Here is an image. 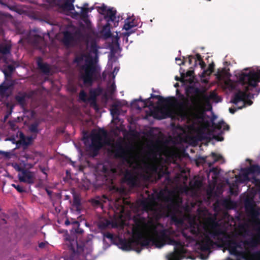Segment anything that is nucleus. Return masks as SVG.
<instances>
[{
  "mask_svg": "<svg viewBox=\"0 0 260 260\" xmlns=\"http://www.w3.org/2000/svg\"><path fill=\"white\" fill-rule=\"evenodd\" d=\"M220 101L215 92L209 94L198 92L191 98V104L182 95V101H178L175 97L164 99L160 95L151 94L150 98L143 100L141 97L132 102L133 108L140 110L148 107L153 109L151 115L155 118L161 119L167 117L186 121L190 129L203 138L213 137L218 141L223 138L219 136L229 128L223 120L215 122L216 116L212 118L207 117L205 111L211 109V102Z\"/></svg>",
  "mask_w": 260,
  "mask_h": 260,
  "instance_id": "nucleus-1",
  "label": "nucleus"
},
{
  "mask_svg": "<svg viewBox=\"0 0 260 260\" xmlns=\"http://www.w3.org/2000/svg\"><path fill=\"white\" fill-rule=\"evenodd\" d=\"M75 0H43L42 5L46 9L54 8L72 18L83 21L86 25L85 29L79 28L72 24L60 25L58 22L51 23L56 25L59 31L63 34V42L68 46L79 45L80 51L77 53L74 62L79 73V80L85 85H90L100 74L99 64V49L96 39L90 29L88 13L93 8H88V4L83 6L73 4Z\"/></svg>",
  "mask_w": 260,
  "mask_h": 260,
  "instance_id": "nucleus-2",
  "label": "nucleus"
},
{
  "mask_svg": "<svg viewBox=\"0 0 260 260\" xmlns=\"http://www.w3.org/2000/svg\"><path fill=\"white\" fill-rule=\"evenodd\" d=\"M84 143L88 150L96 153L102 148H107L110 153L119 158L124 167L120 166L117 168H111L112 177L121 176L122 181L130 187H135L139 185L138 176L129 169L140 168L141 162L139 156L134 152L125 149L120 143L115 142L107 137L104 131L93 130L89 135H85Z\"/></svg>",
  "mask_w": 260,
  "mask_h": 260,
  "instance_id": "nucleus-3",
  "label": "nucleus"
},
{
  "mask_svg": "<svg viewBox=\"0 0 260 260\" xmlns=\"http://www.w3.org/2000/svg\"><path fill=\"white\" fill-rule=\"evenodd\" d=\"M235 79L230 78L224 80L223 88L228 93L232 94L231 102L235 107L230 108L229 111L234 114L237 109L250 106L252 104L248 98H253L260 92V67L246 68L235 72Z\"/></svg>",
  "mask_w": 260,
  "mask_h": 260,
  "instance_id": "nucleus-4",
  "label": "nucleus"
},
{
  "mask_svg": "<svg viewBox=\"0 0 260 260\" xmlns=\"http://www.w3.org/2000/svg\"><path fill=\"white\" fill-rule=\"evenodd\" d=\"M250 166L241 167L239 174H236V170H233L232 173L234 174L235 178L232 180H228L227 184L229 185L230 192L232 195H237L239 192L238 184L239 183H246L251 181L255 183V189L253 190L251 194L247 197L244 201L245 208L246 211L253 217L256 218L260 215V207L256 206L254 201V196L258 193L260 198V180L254 177L255 174H260V167L258 165H251V160L247 159Z\"/></svg>",
  "mask_w": 260,
  "mask_h": 260,
  "instance_id": "nucleus-5",
  "label": "nucleus"
},
{
  "mask_svg": "<svg viewBox=\"0 0 260 260\" xmlns=\"http://www.w3.org/2000/svg\"><path fill=\"white\" fill-rule=\"evenodd\" d=\"M116 90V85L114 81H110L107 84L106 91H104L101 87H98L94 89H91L90 91V95H88L83 90H81L79 93V98L82 101L89 103L91 106L95 110L98 109V106L96 102V97L100 95H103L106 99L111 96Z\"/></svg>",
  "mask_w": 260,
  "mask_h": 260,
  "instance_id": "nucleus-6",
  "label": "nucleus"
},
{
  "mask_svg": "<svg viewBox=\"0 0 260 260\" xmlns=\"http://www.w3.org/2000/svg\"><path fill=\"white\" fill-rule=\"evenodd\" d=\"M76 235H66L64 237V245L74 253H82L86 258L90 256L92 251V241L90 236L85 241H77Z\"/></svg>",
  "mask_w": 260,
  "mask_h": 260,
  "instance_id": "nucleus-7",
  "label": "nucleus"
},
{
  "mask_svg": "<svg viewBox=\"0 0 260 260\" xmlns=\"http://www.w3.org/2000/svg\"><path fill=\"white\" fill-rule=\"evenodd\" d=\"M132 32V31H130L126 33H120V35L119 36V33L116 31L115 32V35H113L112 37L111 50V53L109 56L108 68V69L112 68L113 67V63L115 64L114 70L112 73V76L113 79L115 78V77L117 73H118V72L119 71V67L117 64V59L115 57V54L117 53H119L120 50L118 40L119 38L121 37V36H123L124 37H127Z\"/></svg>",
  "mask_w": 260,
  "mask_h": 260,
  "instance_id": "nucleus-8",
  "label": "nucleus"
},
{
  "mask_svg": "<svg viewBox=\"0 0 260 260\" xmlns=\"http://www.w3.org/2000/svg\"><path fill=\"white\" fill-rule=\"evenodd\" d=\"M96 8L99 13L104 16V18L107 21V23L104 26L103 31H106L107 36H110V27L112 26V23H113L114 26L118 25V20H116L115 16L116 11L113 8H109L104 5L97 7Z\"/></svg>",
  "mask_w": 260,
  "mask_h": 260,
  "instance_id": "nucleus-9",
  "label": "nucleus"
},
{
  "mask_svg": "<svg viewBox=\"0 0 260 260\" xmlns=\"http://www.w3.org/2000/svg\"><path fill=\"white\" fill-rule=\"evenodd\" d=\"M214 176L213 177V180L209 182V184L207 190L208 199L210 200L214 197H219L222 192V186L220 184H218L217 178L219 174L216 168H213L211 170Z\"/></svg>",
  "mask_w": 260,
  "mask_h": 260,
  "instance_id": "nucleus-10",
  "label": "nucleus"
},
{
  "mask_svg": "<svg viewBox=\"0 0 260 260\" xmlns=\"http://www.w3.org/2000/svg\"><path fill=\"white\" fill-rule=\"evenodd\" d=\"M192 60H194L195 67H197V66H199L202 72L201 73V77L205 78L203 79L204 81H206L207 79L206 78V76H209L213 71V69L214 67V64L213 63L209 64L208 69H206V64L202 60L201 58V56L199 54H197L194 56H189V64L191 63Z\"/></svg>",
  "mask_w": 260,
  "mask_h": 260,
  "instance_id": "nucleus-11",
  "label": "nucleus"
},
{
  "mask_svg": "<svg viewBox=\"0 0 260 260\" xmlns=\"http://www.w3.org/2000/svg\"><path fill=\"white\" fill-rule=\"evenodd\" d=\"M126 104V102L123 101L122 102L120 101L116 102L114 104L110 109V112L113 117L112 122L115 126L116 128H118L120 126L121 122L118 117V115H120L122 112V110L120 109L119 107L121 105H124Z\"/></svg>",
  "mask_w": 260,
  "mask_h": 260,
  "instance_id": "nucleus-12",
  "label": "nucleus"
},
{
  "mask_svg": "<svg viewBox=\"0 0 260 260\" xmlns=\"http://www.w3.org/2000/svg\"><path fill=\"white\" fill-rule=\"evenodd\" d=\"M28 43L32 45L34 47L39 48L44 45V40L39 30L34 29L30 30L27 38Z\"/></svg>",
  "mask_w": 260,
  "mask_h": 260,
  "instance_id": "nucleus-13",
  "label": "nucleus"
},
{
  "mask_svg": "<svg viewBox=\"0 0 260 260\" xmlns=\"http://www.w3.org/2000/svg\"><path fill=\"white\" fill-rule=\"evenodd\" d=\"M14 85L13 81L11 80H6L0 85V96L1 98H5L9 96L13 89Z\"/></svg>",
  "mask_w": 260,
  "mask_h": 260,
  "instance_id": "nucleus-14",
  "label": "nucleus"
},
{
  "mask_svg": "<svg viewBox=\"0 0 260 260\" xmlns=\"http://www.w3.org/2000/svg\"><path fill=\"white\" fill-rule=\"evenodd\" d=\"M18 178L20 181L28 184H32L35 182L36 175L35 173L25 170L19 173Z\"/></svg>",
  "mask_w": 260,
  "mask_h": 260,
  "instance_id": "nucleus-15",
  "label": "nucleus"
},
{
  "mask_svg": "<svg viewBox=\"0 0 260 260\" xmlns=\"http://www.w3.org/2000/svg\"><path fill=\"white\" fill-rule=\"evenodd\" d=\"M204 160L205 162L208 164L210 167L216 162H219L221 164L224 162L223 158L221 155L214 152L212 153L210 156L205 157Z\"/></svg>",
  "mask_w": 260,
  "mask_h": 260,
  "instance_id": "nucleus-16",
  "label": "nucleus"
},
{
  "mask_svg": "<svg viewBox=\"0 0 260 260\" xmlns=\"http://www.w3.org/2000/svg\"><path fill=\"white\" fill-rule=\"evenodd\" d=\"M37 64L41 71L46 75L51 74L53 72L51 67L48 64L44 63L41 58L37 59Z\"/></svg>",
  "mask_w": 260,
  "mask_h": 260,
  "instance_id": "nucleus-17",
  "label": "nucleus"
},
{
  "mask_svg": "<svg viewBox=\"0 0 260 260\" xmlns=\"http://www.w3.org/2000/svg\"><path fill=\"white\" fill-rule=\"evenodd\" d=\"M137 20L135 19L133 16L129 17L125 20L123 29L126 31H129L133 27L137 26Z\"/></svg>",
  "mask_w": 260,
  "mask_h": 260,
  "instance_id": "nucleus-18",
  "label": "nucleus"
},
{
  "mask_svg": "<svg viewBox=\"0 0 260 260\" xmlns=\"http://www.w3.org/2000/svg\"><path fill=\"white\" fill-rule=\"evenodd\" d=\"M12 21V17L7 13H0V35L3 34V25Z\"/></svg>",
  "mask_w": 260,
  "mask_h": 260,
  "instance_id": "nucleus-19",
  "label": "nucleus"
},
{
  "mask_svg": "<svg viewBox=\"0 0 260 260\" xmlns=\"http://www.w3.org/2000/svg\"><path fill=\"white\" fill-rule=\"evenodd\" d=\"M107 201H110L108 198L103 196L102 197H98L92 200V204L95 206H101L103 203H106Z\"/></svg>",
  "mask_w": 260,
  "mask_h": 260,
  "instance_id": "nucleus-20",
  "label": "nucleus"
},
{
  "mask_svg": "<svg viewBox=\"0 0 260 260\" xmlns=\"http://www.w3.org/2000/svg\"><path fill=\"white\" fill-rule=\"evenodd\" d=\"M20 142L25 145H29L31 141V138H26L25 136L21 133H19Z\"/></svg>",
  "mask_w": 260,
  "mask_h": 260,
  "instance_id": "nucleus-21",
  "label": "nucleus"
},
{
  "mask_svg": "<svg viewBox=\"0 0 260 260\" xmlns=\"http://www.w3.org/2000/svg\"><path fill=\"white\" fill-rule=\"evenodd\" d=\"M222 205L227 209L233 208V203L229 198L224 199L222 201Z\"/></svg>",
  "mask_w": 260,
  "mask_h": 260,
  "instance_id": "nucleus-22",
  "label": "nucleus"
},
{
  "mask_svg": "<svg viewBox=\"0 0 260 260\" xmlns=\"http://www.w3.org/2000/svg\"><path fill=\"white\" fill-rule=\"evenodd\" d=\"M150 168V170L152 173L158 174L159 177H160V174L158 173V166L154 162L149 163L147 164Z\"/></svg>",
  "mask_w": 260,
  "mask_h": 260,
  "instance_id": "nucleus-23",
  "label": "nucleus"
},
{
  "mask_svg": "<svg viewBox=\"0 0 260 260\" xmlns=\"http://www.w3.org/2000/svg\"><path fill=\"white\" fill-rule=\"evenodd\" d=\"M16 101L21 106H23L25 104V96L22 94H19L16 96L15 98Z\"/></svg>",
  "mask_w": 260,
  "mask_h": 260,
  "instance_id": "nucleus-24",
  "label": "nucleus"
},
{
  "mask_svg": "<svg viewBox=\"0 0 260 260\" xmlns=\"http://www.w3.org/2000/svg\"><path fill=\"white\" fill-rule=\"evenodd\" d=\"M73 224L74 225L75 227H77V228L75 230V232L76 234H81L83 232V230L79 228V223L77 221H74Z\"/></svg>",
  "mask_w": 260,
  "mask_h": 260,
  "instance_id": "nucleus-25",
  "label": "nucleus"
},
{
  "mask_svg": "<svg viewBox=\"0 0 260 260\" xmlns=\"http://www.w3.org/2000/svg\"><path fill=\"white\" fill-rule=\"evenodd\" d=\"M12 186H13L15 188H16L17 190V191H19V192H22L24 191L23 187L19 185L12 184Z\"/></svg>",
  "mask_w": 260,
  "mask_h": 260,
  "instance_id": "nucleus-26",
  "label": "nucleus"
},
{
  "mask_svg": "<svg viewBox=\"0 0 260 260\" xmlns=\"http://www.w3.org/2000/svg\"><path fill=\"white\" fill-rule=\"evenodd\" d=\"M13 166L14 168L17 171H19V173L21 172L22 170H25L24 169H22L20 165L17 164H13Z\"/></svg>",
  "mask_w": 260,
  "mask_h": 260,
  "instance_id": "nucleus-27",
  "label": "nucleus"
},
{
  "mask_svg": "<svg viewBox=\"0 0 260 260\" xmlns=\"http://www.w3.org/2000/svg\"><path fill=\"white\" fill-rule=\"evenodd\" d=\"M104 237L110 240H112L113 238V234L108 232L104 234Z\"/></svg>",
  "mask_w": 260,
  "mask_h": 260,
  "instance_id": "nucleus-28",
  "label": "nucleus"
},
{
  "mask_svg": "<svg viewBox=\"0 0 260 260\" xmlns=\"http://www.w3.org/2000/svg\"><path fill=\"white\" fill-rule=\"evenodd\" d=\"M49 244L47 242L45 241L41 242L39 244V247L43 248L46 247V245H48Z\"/></svg>",
  "mask_w": 260,
  "mask_h": 260,
  "instance_id": "nucleus-29",
  "label": "nucleus"
},
{
  "mask_svg": "<svg viewBox=\"0 0 260 260\" xmlns=\"http://www.w3.org/2000/svg\"><path fill=\"white\" fill-rule=\"evenodd\" d=\"M193 71L192 70H190L186 73V75L187 77H189L190 79L193 76Z\"/></svg>",
  "mask_w": 260,
  "mask_h": 260,
  "instance_id": "nucleus-30",
  "label": "nucleus"
},
{
  "mask_svg": "<svg viewBox=\"0 0 260 260\" xmlns=\"http://www.w3.org/2000/svg\"><path fill=\"white\" fill-rule=\"evenodd\" d=\"M176 61L178 65H181L184 63L180 58H176Z\"/></svg>",
  "mask_w": 260,
  "mask_h": 260,
  "instance_id": "nucleus-31",
  "label": "nucleus"
},
{
  "mask_svg": "<svg viewBox=\"0 0 260 260\" xmlns=\"http://www.w3.org/2000/svg\"><path fill=\"white\" fill-rule=\"evenodd\" d=\"M7 68H8V71L10 72H12L14 70V67L10 64L8 65Z\"/></svg>",
  "mask_w": 260,
  "mask_h": 260,
  "instance_id": "nucleus-32",
  "label": "nucleus"
},
{
  "mask_svg": "<svg viewBox=\"0 0 260 260\" xmlns=\"http://www.w3.org/2000/svg\"><path fill=\"white\" fill-rule=\"evenodd\" d=\"M30 129L32 132H36L37 131V126L35 125H32L30 127Z\"/></svg>",
  "mask_w": 260,
  "mask_h": 260,
  "instance_id": "nucleus-33",
  "label": "nucleus"
},
{
  "mask_svg": "<svg viewBox=\"0 0 260 260\" xmlns=\"http://www.w3.org/2000/svg\"><path fill=\"white\" fill-rule=\"evenodd\" d=\"M74 221H73L72 222H71L70 221V220L69 219H67L65 221V224L67 225H68L71 223L73 224V222H74Z\"/></svg>",
  "mask_w": 260,
  "mask_h": 260,
  "instance_id": "nucleus-34",
  "label": "nucleus"
},
{
  "mask_svg": "<svg viewBox=\"0 0 260 260\" xmlns=\"http://www.w3.org/2000/svg\"><path fill=\"white\" fill-rule=\"evenodd\" d=\"M70 90L72 92H76L77 91V89L74 86L72 87Z\"/></svg>",
  "mask_w": 260,
  "mask_h": 260,
  "instance_id": "nucleus-35",
  "label": "nucleus"
},
{
  "mask_svg": "<svg viewBox=\"0 0 260 260\" xmlns=\"http://www.w3.org/2000/svg\"><path fill=\"white\" fill-rule=\"evenodd\" d=\"M146 173H147V174H148V177H150V176H151V173H149L148 171H146Z\"/></svg>",
  "mask_w": 260,
  "mask_h": 260,
  "instance_id": "nucleus-36",
  "label": "nucleus"
},
{
  "mask_svg": "<svg viewBox=\"0 0 260 260\" xmlns=\"http://www.w3.org/2000/svg\"><path fill=\"white\" fill-rule=\"evenodd\" d=\"M41 170H42V172H43V173H44V174H46V172H45V169H43L41 168Z\"/></svg>",
  "mask_w": 260,
  "mask_h": 260,
  "instance_id": "nucleus-37",
  "label": "nucleus"
},
{
  "mask_svg": "<svg viewBox=\"0 0 260 260\" xmlns=\"http://www.w3.org/2000/svg\"><path fill=\"white\" fill-rule=\"evenodd\" d=\"M4 74L5 75V76H6L7 75L6 72L5 71V72H4Z\"/></svg>",
  "mask_w": 260,
  "mask_h": 260,
  "instance_id": "nucleus-38",
  "label": "nucleus"
},
{
  "mask_svg": "<svg viewBox=\"0 0 260 260\" xmlns=\"http://www.w3.org/2000/svg\"><path fill=\"white\" fill-rule=\"evenodd\" d=\"M127 40H128V38H126V41H127Z\"/></svg>",
  "mask_w": 260,
  "mask_h": 260,
  "instance_id": "nucleus-39",
  "label": "nucleus"
},
{
  "mask_svg": "<svg viewBox=\"0 0 260 260\" xmlns=\"http://www.w3.org/2000/svg\"><path fill=\"white\" fill-rule=\"evenodd\" d=\"M177 84H175V87H176V86H177Z\"/></svg>",
  "mask_w": 260,
  "mask_h": 260,
  "instance_id": "nucleus-40",
  "label": "nucleus"
},
{
  "mask_svg": "<svg viewBox=\"0 0 260 260\" xmlns=\"http://www.w3.org/2000/svg\"><path fill=\"white\" fill-rule=\"evenodd\" d=\"M87 260H90V259H87Z\"/></svg>",
  "mask_w": 260,
  "mask_h": 260,
  "instance_id": "nucleus-41",
  "label": "nucleus"
}]
</instances>
